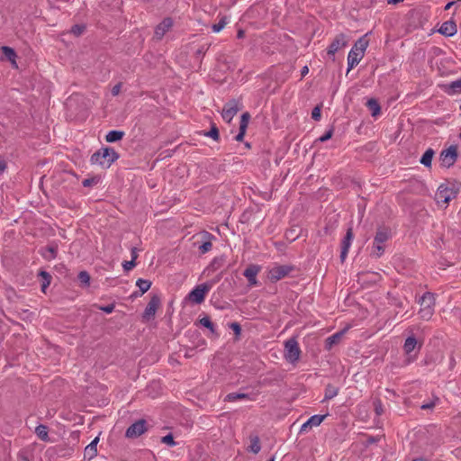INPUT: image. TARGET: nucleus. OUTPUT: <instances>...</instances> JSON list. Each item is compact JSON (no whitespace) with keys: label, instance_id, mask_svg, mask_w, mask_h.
<instances>
[{"label":"nucleus","instance_id":"obj_4","mask_svg":"<svg viewBox=\"0 0 461 461\" xmlns=\"http://www.w3.org/2000/svg\"><path fill=\"white\" fill-rule=\"evenodd\" d=\"M294 269V267L291 265H276L268 270L267 278L276 283L287 276Z\"/></svg>","mask_w":461,"mask_h":461},{"label":"nucleus","instance_id":"obj_64","mask_svg":"<svg viewBox=\"0 0 461 461\" xmlns=\"http://www.w3.org/2000/svg\"><path fill=\"white\" fill-rule=\"evenodd\" d=\"M412 461H427V460L423 457H418V458H414Z\"/></svg>","mask_w":461,"mask_h":461},{"label":"nucleus","instance_id":"obj_10","mask_svg":"<svg viewBox=\"0 0 461 461\" xmlns=\"http://www.w3.org/2000/svg\"><path fill=\"white\" fill-rule=\"evenodd\" d=\"M147 431V422L141 419L131 424L126 430L125 436L129 438H135Z\"/></svg>","mask_w":461,"mask_h":461},{"label":"nucleus","instance_id":"obj_6","mask_svg":"<svg viewBox=\"0 0 461 461\" xmlns=\"http://www.w3.org/2000/svg\"><path fill=\"white\" fill-rule=\"evenodd\" d=\"M242 109V104L238 99L228 101L222 109L221 116L226 122H230L239 111Z\"/></svg>","mask_w":461,"mask_h":461},{"label":"nucleus","instance_id":"obj_59","mask_svg":"<svg viewBox=\"0 0 461 461\" xmlns=\"http://www.w3.org/2000/svg\"><path fill=\"white\" fill-rule=\"evenodd\" d=\"M286 238L289 239V237L291 236V239L292 240H295L297 236L295 237H293V230H291L290 232H286Z\"/></svg>","mask_w":461,"mask_h":461},{"label":"nucleus","instance_id":"obj_17","mask_svg":"<svg viewBox=\"0 0 461 461\" xmlns=\"http://www.w3.org/2000/svg\"><path fill=\"white\" fill-rule=\"evenodd\" d=\"M438 32L445 36H453L457 32L456 24L452 20L447 21L441 24Z\"/></svg>","mask_w":461,"mask_h":461},{"label":"nucleus","instance_id":"obj_42","mask_svg":"<svg viewBox=\"0 0 461 461\" xmlns=\"http://www.w3.org/2000/svg\"><path fill=\"white\" fill-rule=\"evenodd\" d=\"M212 242L210 240H206L199 246V250L202 254H205L212 249Z\"/></svg>","mask_w":461,"mask_h":461},{"label":"nucleus","instance_id":"obj_61","mask_svg":"<svg viewBox=\"0 0 461 461\" xmlns=\"http://www.w3.org/2000/svg\"><path fill=\"white\" fill-rule=\"evenodd\" d=\"M375 411L378 415H380L382 413V408L381 406H375Z\"/></svg>","mask_w":461,"mask_h":461},{"label":"nucleus","instance_id":"obj_48","mask_svg":"<svg viewBox=\"0 0 461 461\" xmlns=\"http://www.w3.org/2000/svg\"><path fill=\"white\" fill-rule=\"evenodd\" d=\"M99 309L106 313H112L114 310V304L111 303L105 306H100Z\"/></svg>","mask_w":461,"mask_h":461},{"label":"nucleus","instance_id":"obj_39","mask_svg":"<svg viewBox=\"0 0 461 461\" xmlns=\"http://www.w3.org/2000/svg\"><path fill=\"white\" fill-rule=\"evenodd\" d=\"M227 24V22H226V17H222L219 23L213 24L212 26V29L214 32H221L224 27L225 25Z\"/></svg>","mask_w":461,"mask_h":461},{"label":"nucleus","instance_id":"obj_9","mask_svg":"<svg viewBox=\"0 0 461 461\" xmlns=\"http://www.w3.org/2000/svg\"><path fill=\"white\" fill-rule=\"evenodd\" d=\"M348 38L347 35H345L344 33L338 34L334 38L332 42L330 44V46L327 50V54L329 56L334 57L335 53L337 51H339L340 49L346 47L348 45ZM332 59L334 60V58H332Z\"/></svg>","mask_w":461,"mask_h":461},{"label":"nucleus","instance_id":"obj_25","mask_svg":"<svg viewBox=\"0 0 461 461\" xmlns=\"http://www.w3.org/2000/svg\"><path fill=\"white\" fill-rule=\"evenodd\" d=\"M261 449L260 446V440L258 436H251L250 437V445L248 447V450L249 452H252L254 454H258Z\"/></svg>","mask_w":461,"mask_h":461},{"label":"nucleus","instance_id":"obj_63","mask_svg":"<svg viewBox=\"0 0 461 461\" xmlns=\"http://www.w3.org/2000/svg\"><path fill=\"white\" fill-rule=\"evenodd\" d=\"M403 0H389L388 3L389 4H398L400 2H402Z\"/></svg>","mask_w":461,"mask_h":461},{"label":"nucleus","instance_id":"obj_1","mask_svg":"<svg viewBox=\"0 0 461 461\" xmlns=\"http://www.w3.org/2000/svg\"><path fill=\"white\" fill-rule=\"evenodd\" d=\"M119 158V154L110 147L102 148L95 151L90 158L93 165H99L103 168H109Z\"/></svg>","mask_w":461,"mask_h":461},{"label":"nucleus","instance_id":"obj_31","mask_svg":"<svg viewBox=\"0 0 461 461\" xmlns=\"http://www.w3.org/2000/svg\"><path fill=\"white\" fill-rule=\"evenodd\" d=\"M136 285L139 287L140 294L146 293L151 286V282L146 279L139 278L136 282Z\"/></svg>","mask_w":461,"mask_h":461},{"label":"nucleus","instance_id":"obj_19","mask_svg":"<svg viewBox=\"0 0 461 461\" xmlns=\"http://www.w3.org/2000/svg\"><path fill=\"white\" fill-rule=\"evenodd\" d=\"M99 441V438L96 437L89 445H87L85 448L84 454L85 457L88 458L89 460L94 458L97 454V443Z\"/></svg>","mask_w":461,"mask_h":461},{"label":"nucleus","instance_id":"obj_15","mask_svg":"<svg viewBox=\"0 0 461 461\" xmlns=\"http://www.w3.org/2000/svg\"><path fill=\"white\" fill-rule=\"evenodd\" d=\"M261 267L258 265H250L244 270V276L248 279L250 285H257V275L259 273Z\"/></svg>","mask_w":461,"mask_h":461},{"label":"nucleus","instance_id":"obj_22","mask_svg":"<svg viewBox=\"0 0 461 461\" xmlns=\"http://www.w3.org/2000/svg\"><path fill=\"white\" fill-rule=\"evenodd\" d=\"M434 154L435 152L432 149H428L422 155L420 162L426 167H430Z\"/></svg>","mask_w":461,"mask_h":461},{"label":"nucleus","instance_id":"obj_21","mask_svg":"<svg viewBox=\"0 0 461 461\" xmlns=\"http://www.w3.org/2000/svg\"><path fill=\"white\" fill-rule=\"evenodd\" d=\"M35 434L41 440L45 441V442L50 441L47 426H45L43 424L38 425L35 428Z\"/></svg>","mask_w":461,"mask_h":461},{"label":"nucleus","instance_id":"obj_60","mask_svg":"<svg viewBox=\"0 0 461 461\" xmlns=\"http://www.w3.org/2000/svg\"><path fill=\"white\" fill-rule=\"evenodd\" d=\"M244 33H245V32H244V31L240 30V31L238 32V34H237L238 38H240H240H243V37H244Z\"/></svg>","mask_w":461,"mask_h":461},{"label":"nucleus","instance_id":"obj_57","mask_svg":"<svg viewBox=\"0 0 461 461\" xmlns=\"http://www.w3.org/2000/svg\"><path fill=\"white\" fill-rule=\"evenodd\" d=\"M309 72V68L307 66H304L303 68H302V71H301V75L302 77H304L308 74Z\"/></svg>","mask_w":461,"mask_h":461},{"label":"nucleus","instance_id":"obj_20","mask_svg":"<svg viewBox=\"0 0 461 461\" xmlns=\"http://www.w3.org/2000/svg\"><path fill=\"white\" fill-rule=\"evenodd\" d=\"M418 345V341L413 335L409 336L404 342L403 350L406 354H410L414 350L416 346Z\"/></svg>","mask_w":461,"mask_h":461},{"label":"nucleus","instance_id":"obj_62","mask_svg":"<svg viewBox=\"0 0 461 461\" xmlns=\"http://www.w3.org/2000/svg\"><path fill=\"white\" fill-rule=\"evenodd\" d=\"M454 4L455 2H449L448 4H447V5L445 6V10L450 9Z\"/></svg>","mask_w":461,"mask_h":461},{"label":"nucleus","instance_id":"obj_36","mask_svg":"<svg viewBox=\"0 0 461 461\" xmlns=\"http://www.w3.org/2000/svg\"><path fill=\"white\" fill-rule=\"evenodd\" d=\"M86 31V26L84 24H75L72 26L70 32L78 37L84 33Z\"/></svg>","mask_w":461,"mask_h":461},{"label":"nucleus","instance_id":"obj_37","mask_svg":"<svg viewBox=\"0 0 461 461\" xmlns=\"http://www.w3.org/2000/svg\"><path fill=\"white\" fill-rule=\"evenodd\" d=\"M419 314L421 319L429 321L434 314V310L420 308Z\"/></svg>","mask_w":461,"mask_h":461},{"label":"nucleus","instance_id":"obj_32","mask_svg":"<svg viewBox=\"0 0 461 461\" xmlns=\"http://www.w3.org/2000/svg\"><path fill=\"white\" fill-rule=\"evenodd\" d=\"M203 135L206 137H210L214 140H219L220 139L219 130L214 123H212L211 130L209 131H204Z\"/></svg>","mask_w":461,"mask_h":461},{"label":"nucleus","instance_id":"obj_54","mask_svg":"<svg viewBox=\"0 0 461 461\" xmlns=\"http://www.w3.org/2000/svg\"><path fill=\"white\" fill-rule=\"evenodd\" d=\"M6 167H7L6 162L3 158H0V172L5 171L6 169Z\"/></svg>","mask_w":461,"mask_h":461},{"label":"nucleus","instance_id":"obj_56","mask_svg":"<svg viewBox=\"0 0 461 461\" xmlns=\"http://www.w3.org/2000/svg\"><path fill=\"white\" fill-rule=\"evenodd\" d=\"M433 407H434V402L421 405V409H423V410L431 409Z\"/></svg>","mask_w":461,"mask_h":461},{"label":"nucleus","instance_id":"obj_51","mask_svg":"<svg viewBox=\"0 0 461 461\" xmlns=\"http://www.w3.org/2000/svg\"><path fill=\"white\" fill-rule=\"evenodd\" d=\"M207 50H208V47H206V48L204 46L200 47L195 52L196 57L199 58V57L204 55V53L207 51Z\"/></svg>","mask_w":461,"mask_h":461},{"label":"nucleus","instance_id":"obj_8","mask_svg":"<svg viewBox=\"0 0 461 461\" xmlns=\"http://www.w3.org/2000/svg\"><path fill=\"white\" fill-rule=\"evenodd\" d=\"M458 157L456 146H450L448 149L441 151L439 159L445 167H450L455 164Z\"/></svg>","mask_w":461,"mask_h":461},{"label":"nucleus","instance_id":"obj_14","mask_svg":"<svg viewBox=\"0 0 461 461\" xmlns=\"http://www.w3.org/2000/svg\"><path fill=\"white\" fill-rule=\"evenodd\" d=\"M173 21L171 18H165L155 28V37L158 40H161L166 32L172 27Z\"/></svg>","mask_w":461,"mask_h":461},{"label":"nucleus","instance_id":"obj_29","mask_svg":"<svg viewBox=\"0 0 461 461\" xmlns=\"http://www.w3.org/2000/svg\"><path fill=\"white\" fill-rule=\"evenodd\" d=\"M447 92L449 95H455V94L461 93V78L457 79L456 81H453L449 85H447Z\"/></svg>","mask_w":461,"mask_h":461},{"label":"nucleus","instance_id":"obj_11","mask_svg":"<svg viewBox=\"0 0 461 461\" xmlns=\"http://www.w3.org/2000/svg\"><path fill=\"white\" fill-rule=\"evenodd\" d=\"M160 297L158 294H154L150 298L142 315L144 320L149 321L155 316L156 312L160 305Z\"/></svg>","mask_w":461,"mask_h":461},{"label":"nucleus","instance_id":"obj_35","mask_svg":"<svg viewBox=\"0 0 461 461\" xmlns=\"http://www.w3.org/2000/svg\"><path fill=\"white\" fill-rule=\"evenodd\" d=\"M77 278L85 286H88L90 285V275L86 271L79 272Z\"/></svg>","mask_w":461,"mask_h":461},{"label":"nucleus","instance_id":"obj_2","mask_svg":"<svg viewBox=\"0 0 461 461\" xmlns=\"http://www.w3.org/2000/svg\"><path fill=\"white\" fill-rule=\"evenodd\" d=\"M391 238V230L387 227H379L374 238L371 255L380 258L384 252V243Z\"/></svg>","mask_w":461,"mask_h":461},{"label":"nucleus","instance_id":"obj_49","mask_svg":"<svg viewBox=\"0 0 461 461\" xmlns=\"http://www.w3.org/2000/svg\"><path fill=\"white\" fill-rule=\"evenodd\" d=\"M246 133V129L240 128L239 133L236 135L235 140L237 141H242Z\"/></svg>","mask_w":461,"mask_h":461},{"label":"nucleus","instance_id":"obj_24","mask_svg":"<svg viewBox=\"0 0 461 461\" xmlns=\"http://www.w3.org/2000/svg\"><path fill=\"white\" fill-rule=\"evenodd\" d=\"M124 131H111L105 136L107 142H115L121 140L124 136Z\"/></svg>","mask_w":461,"mask_h":461},{"label":"nucleus","instance_id":"obj_27","mask_svg":"<svg viewBox=\"0 0 461 461\" xmlns=\"http://www.w3.org/2000/svg\"><path fill=\"white\" fill-rule=\"evenodd\" d=\"M366 106L371 111L372 116H376L381 112V107L375 99H369L366 102Z\"/></svg>","mask_w":461,"mask_h":461},{"label":"nucleus","instance_id":"obj_18","mask_svg":"<svg viewBox=\"0 0 461 461\" xmlns=\"http://www.w3.org/2000/svg\"><path fill=\"white\" fill-rule=\"evenodd\" d=\"M344 333L345 330H341L327 338L325 340V349L330 350L334 345L339 344Z\"/></svg>","mask_w":461,"mask_h":461},{"label":"nucleus","instance_id":"obj_47","mask_svg":"<svg viewBox=\"0 0 461 461\" xmlns=\"http://www.w3.org/2000/svg\"><path fill=\"white\" fill-rule=\"evenodd\" d=\"M333 135V128L330 129L328 131L325 132L324 135L319 138V140L321 142H324L328 140H330Z\"/></svg>","mask_w":461,"mask_h":461},{"label":"nucleus","instance_id":"obj_28","mask_svg":"<svg viewBox=\"0 0 461 461\" xmlns=\"http://www.w3.org/2000/svg\"><path fill=\"white\" fill-rule=\"evenodd\" d=\"M1 50L7 60L11 61L12 63H15L16 53L14 49L8 46H3Z\"/></svg>","mask_w":461,"mask_h":461},{"label":"nucleus","instance_id":"obj_30","mask_svg":"<svg viewBox=\"0 0 461 461\" xmlns=\"http://www.w3.org/2000/svg\"><path fill=\"white\" fill-rule=\"evenodd\" d=\"M249 399V394L243 393H230L226 395L225 401L228 402H235L238 400H246Z\"/></svg>","mask_w":461,"mask_h":461},{"label":"nucleus","instance_id":"obj_38","mask_svg":"<svg viewBox=\"0 0 461 461\" xmlns=\"http://www.w3.org/2000/svg\"><path fill=\"white\" fill-rule=\"evenodd\" d=\"M200 323H201L203 327H205V328L209 329L212 332H214V331H215V330H214V325H213V323L212 322L211 319H210L208 316H205V317L202 318V319L200 320Z\"/></svg>","mask_w":461,"mask_h":461},{"label":"nucleus","instance_id":"obj_40","mask_svg":"<svg viewBox=\"0 0 461 461\" xmlns=\"http://www.w3.org/2000/svg\"><path fill=\"white\" fill-rule=\"evenodd\" d=\"M161 442L164 444H167L170 447H174L176 445V441L174 440V437L171 433L164 436L161 438Z\"/></svg>","mask_w":461,"mask_h":461},{"label":"nucleus","instance_id":"obj_33","mask_svg":"<svg viewBox=\"0 0 461 461\" xmlns=\"http://www.w3.org/2000/svg\"><path fill=\"white\" fill-rule=\"evenodd\" d=\"M327 417V414L325 415H313L308 420V424L311 425L312 428L317 427L321 425V423L324 420V419Z\"/></svg>","mask_w":461,"mask_h":461},{"label":"nucleus","instance_id":"obj_55","mask_svg":"<svg viewBox=\"0 0 461 461\" xmlns=\"http://www.w3.org/2000/svg\"><path fill=\"white\" fill-rule=\"evenodd\" d=\"M219 266H220L219 260H218V259H214V260L212 262V264H211L210 267H212V270H216V269L219 267Z\"/></svg>","mask_w":461,"mask_h":461},{"label":"nucleus","instance_id":"obj_5","mask_svg":"<svg viewBox=\"0 0 461 461\" xmlns=\"http://www.w3.org/2000/svg\"><path fill=\"white\" fill-rule=\"evenodd\" d=\"M456 190L448 185L442 184L438 186L435 199L438 204H447L453 198L456 196Z\"/></svg>","mask_w":461,"mask_h":461},{"label":"nucleus","instance_id":"obj_3","mask_svg":"<svg viewBox=\"0 0 461 461\" xmlns=\"http://www.w3.org/2000/svg\"><path fill=\"white\" fill-rule=\"evenodd\" d=\"M301 349L295 338H291L285 342V357L290 363H295L299 360Z\"/></svg>","mask_w":461,"mask_h":461},{"label":"nucleus","instance_id":"obj_45","mask_svg":"<svg viewBox=\"0 0 461 461\" xmlns=\"http://www.w3.org/2000/svg\"><path fill=\"white\" fill-rule=\"evenodd\" d=\"M230 328L234 331L236 336H240L241 332V327L238 322H231Z\"/></svg>","mask_w":461,"mask_h":461},{"label":"nucleus","instance_id":"obj_50","mask_svg":"<svg viewBox=\"0 0 461 461\" xmlns=\"http://www.w3.org/2000/svg\"><path fill=\"white\" fill-rule=\"evenodd\" d=\"M121 88H122V83H118L116 84L113 88H112V95L113 96H116L120 94V91H121Z\"/></svg>","mask_w":461,"mask_h":461},{"label":"nucleus","instance_id":"obj_26","mask_svg":"<svg viewBox=\"0 0 461 461\" xmlns=\"http://www.w3.org/2000/svg\"><path fill=\"white\" fill-rule=\"evenodd\" d=\"M338 393H339V388L329 384H327V386L325 388V394H324L323 401L330 400V399L334 398L335 396H337Z\"/></svg>","mask_w":461,"mask_h":461},{"label":"nucleus","instance_id":"obj_13","mask_svg":"<svg viewBox=\"0 0 461 461\" xmlns=\"http://www.w3.org/2000/svg\"><path fill=\"white\" fill-rule=\"evenodd\" d=\"M363 52L357 51V49H351L348 55V73L353 69L364 58Z\"/></svg>","mask_w":461,"mask_h":461},{"label":"nucleus","instance_id":"obj_7","mask_svg":"<svg viewBox=\"0 0 461 461\" xmlns=\"http://www.w3.org/2000/svg\"><path fill=\"white\" fill-rule=\"evenodd\" d=\"M212 284L204 283L195 286L188 294V299L195 303L200 304L204 301L206 294L212 288Z\"/></svg>","mask_w":461,"mask_h":461},{"label":"nucleus","instance_id":"obj_43","mask_svg":"<svg viewBox=\"0 0 461 461\" xmlns=\"http://www.w3.org/2000/svg\"><path fill=\"white\" fill-rule=\"evenodd\" d=\"M321 105L315 106L312 111V118L314 121H320L321 117Z\"/></svg>","mask_w":461,"mask_h":461},{"label":"nucleus","instance_id":"obj_46","mask_svg":"<svg viewBox=\"0 0 461 461\" xmlns=\"http://www.w3.org/2000/svg\"><path fill=\"white\" fill-rule=\"evenodd\" d=\"M136 266V263L134 260H130V261H125L123 264H122V267H123V269L124 271L128 272L130 270H131L134 267Z\"/></svg>","mask_w":461,"mask_h":461},{"label":"nucleus","instance_id":"obj_44","mask_svg":"<svg viewBox=\"0 0 461 461\" xmlns=\"http://www.w3.org/2000/svg\"><path fill=\"white\" fill-rule=\"evenodd\" d=\"M97 183H98V178L97 177H91V178L84 179L83 182H82V185L85 187H90L92 185H96Z\"/></svg>","mask_w":461,"mask_h":461},{"label":"nucleus","instance_id":"obj_52","mask_svg":"<svg viewBox=\"0 0 461 461\" xmlns=\"http://www.w3.org/2000/svg\"><path fill=\"white\" fill-rule=\"evenodd\" d=\"M312 429V427L311 425L308 424V420L306 422H304L302 427H301V429H300V432H308L309 430H311Z\"/></svg>","mask_w":461,"mask_h":461},{"label":"nucleus","instance_id":"obj_16","mask_svg":"<svg viewBox=\"0 0 461 461\" xmlns=\"http://www.w3.org/2000/svg\"><path fill=\"white\" fill-rule=\"evenodd\" d=\"M419 303L420 304V308L434 310L436 299L434 294L430 292H426L419 300Z\"/></svg>","mask_w":461,"mask_h":461},{"label":"nucleus","instance_id":"obj_12","mask_svg":"<svg viewBox=\"0 0 461 461\" xmlns=\"http://www.w3.org/2000/svg\"><path fill=\"white\" fill-rule=\"evenodd\" d=\"M353 238H354L353 230L350 227L347 230L346 235L341 241V252H340V256H339L341 262H344L348 256V252L351 246Z\"/></svg>","mask_w":461,"mask_h":461},{"label":"nucleus","instance_id":"obj_58","mask_svg":"<svg viewBox=\"0 0 461 461\" xmlns=\"http://www.w3.org/2000/svg\"><path fill=\"white\" fill-rule=\"evenodd\" d=\"M48 250L51 253L52 258H55V257H56V248H54V247H49V248H48Z\"/></svg>","mask_w":461,"mask_h":461},{"label":"nucleus","instance_id":"obj_53","mask_svg":"<svg viewBox=\"0 0 461 461\" xmlns=\"http://www.w3.org/2000/svg\"><path fill=\"white\" fill-rule=\"evenodd\" d=\"M131 259L135 261L138 258V251H137L136 248L131 249Z\"/></svg>","mask_w":461,"mask_h":461},{"label":"nucleus","instance_id":"obj_41","mask_svg":"<svg viewBox=\"0 0 461 461\" xmlns=\"http://www.w3.org/2000/svg\"><path fill=\"white\" fill-rule=\"evenodd\" d=\"M249 119L250 114L248 112L244 113L240 118V128H244L247 130Z\"/></svg>","mask_w":461,"mask_h":461},{"label":"nucleus","instance_id":"obj_34","mask_svg":"<svg viewBox=\"0 0 461 461\" xmlns=\"http://www.w3.org/2000/svg\"><path fill=\"white\" fill-rule=\"evenodd\" d=\"M40 276L43 278V282L41 284V290L45 292L46 288L50 285L51 276L46 271H41Z\"/></svg>","mask_w":461,"mask_h":461},{"label":"nucleus","instance_id":"obj_23","mask_svg":"<svg viewBox=\"0 0 461 461\" xmlns=\"http://www.w3.org/2000/svg\"><path fill=\"white\" fill-rule=\"evenodd\" d=\"M368 44L369 41L366 39V35H364L355 42L352 49H357V51L363 52L365 54V51L368 47Z\"/></svg>","mask_w":461,"mask_h":461}]
</instances>
